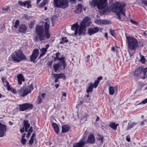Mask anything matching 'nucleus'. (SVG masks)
I'll return each mask as SVG.
<instances>
[{
    "label": "nucleus",
    "mask_w": 147,
    "mask_h": 147,
    "mask_svg": "<svg viewBox=\"0 0 147 147\" xmlns=\"http://www.w3.org/2000/svg\"><path fill=\"white\" fill-rule=\"evenodd\" d=\"M90 24V18L89 17H85L83 18L82 21L80 23L79 29L78 31V30L79 25L77 23L74 24L71 27V29L72 30H75V34L76 35L77 33L79 35L84 34L86 33V28Z\"/></svg>",
    "instance_id": "f257e3e1"
},
{
    "label": "nucleus",
    "mask_w": 147,
    "mask_h": 147,
    "mask_svg": "<svg viewBox=\"0 0 147 147\" xmlns=\"http://www.w3.org/2000/svg\"><path fill=\"white\" fill-rule=\"evenodd\" d=\"M125 5L124 3H120L118 2H116L111 6L112 11L114 12H115L117 15L118 18L121 20L120 14L125 16V10L124 8Z\"/></svg>",
    "instance_id": "f03ea898"
},
{
    "label": "nucleus",
    "mask_w": 147,
    "mask_h": 147,
    "mask_svg": "<svg viewBox=\"0 0 147 147\" xmlns=\"http://www.w3.org/2000/svg\"><path fill=\"white\" fill-rule=\"evenodd\" d=\"M36 31V35L34 36V41L37 42L38 40L42 41L45 40L46 35L44 33V29L42 26L37 25Z\"/></svg>",
    "instance_id": "7ed1b4c3"
},
{
    "label": "nucleus",
    "mask_w": 147,
    "mask_h": 147,
    "mask_svg": "<svg viewBox=\"0 0 147 147\" xmlns=\"http://www.w3.org/2000/svg\"><path fill=\"white\" fill-rule=\"evenodd\" d=\"M127 41L128 50H134L138 47L137 40L135 38L131 36H126Z\"/></svg>",
    "instance_id": "20e7f679"
},
{
    "label": "nucleus",
    "mask_w": 147,
    "mask_h": 147,
    "mask_svg": "<svg viewBox=\"0 0 147 147\" xmlns=\"http://www.w3.org/2000/svg\"><path fill=\"white\" fill-rule=\"evenodd\" d=\"M15 54H12L11 55L12 59L14 61L18 62L22 60L26 59L25 56L21 50H17L15 52Z\"/></svg>",
    "instance_id": "39448f33"
},
{
    "label": "nucleus",
    "mask_w": 147,
    "mask_h": 147,
    "mask_svg": "<svg viewBox=\"0 0 147 147\" xmlns=\"http://www.w3.org/2000/svg\"><path fill=\"white\" fill-rule=\"evenodd\" d=\"M33 89L32 85H28L26 87H24L20 88L18 90V93L20 96L24 97L30 93Z\"/></svg>",
    "instance_id": "423d86ee"
},
{
    "label": "nucleus",
    "mask_w": 147,
    "mask_h": 147,
    "mask_svg": "<svg viewBox=\"0 0 147 147\" xmlns=\"http://www.w3.org/2000/svg\"><path fill=\"white\" fill-rule=\"evenodd\" d=\"M106 0H92L91 2V5L93 7L97 6L100 9L104 8L107 5Z\"/></svg>",
    "instance_id": "0eeeda50"
},
{
    "label": "nucleus",
    "mask_w": 147,
    "mask_h": 147,
    "mask_svg": "<svg viewBox=\"0 0 147 147\" xmlns=\"http://www.w3.org/2000/svg\"><path fill=\"white\" fill-rule=\"evenodd\" d=\"M54 5L59 8H65L68 7V1L67 0H53Z\"/></svg>",
    "instance_id": "6e6552de"
},
{
    "label": "nucleus",
    "mask_w": 147,
    "mask_h": 147,
    "mask_svg": "<svg viewBox=\"0 0 147 147\" xmlns=\"http://www.w3.org/2000/svg\"><path fill=\"white\" fill-rule=\"evenodd\" d=\"M67 64L65 61H59L57 63L54 64L53 65V68L55 71L57 72L62 67V69H65L66 66Z\"/></svg>",
    "instance_id": "1a4fd4ad"
},
{
    "label": "nucleus",
    "mask_w": 147,
    "mask_h": 147,
    "mask_svg": "<svg viewBox=\"0 0 147 147\" xmlns=\"http://www.w3.org/2000/svg\"><path fill=\"white\" fill-rule=\"evenodd\" d=\"M19 110L20 111H24L28 109H32L33 107L32 104L29 103H24L19 105Z\"/></svg>",
    "instance_id": "9d476101"
},
{
    "label": "nucleus",
    "mask_w": 147,
    "mask_h": 147,
    "mask_svg": "<svg viewBox=\"0 0 147 147\" xmlns=\"http://www.w3.org/2000/svg\"><path fill=\"white\" fill-rule=\"evenodd\" d=\"M39 50L37 49H34L30 56V59L31 61L34 62L35 60L38 57L39 54Z\"/></svg>",
    "instance_id": "9b49d317"
},
{
    "label": "nucleus",
    "mask_w": 147,
    "mask_h": 147,
    "mask_svg": "<svg viewBox=\"0 0 147 147\" xmlns=\"http://www.w3.org/2000/svg\"><path fill=\"white\" fill-rule=\"evenodd\" d=\"M45 31V32L46 35V38H49L51 36V35L49 33V25L48 22H46L44 24Z\"/></svg>",
    "instance_id": "f8f14e48"
},
{
    "label": "nucleus",
    "mask_w": 147,
    "mask_h": 147,
    "mask_svg": "<svg viewBox=\"0 0 147 147\" xmlns=\"http://www.w3.org/2000/svg\"><path fill=\"white\" fill-rule=\"evenodd\" d=\"M18 4L21 6L26 7L28 8L31 7L30 1L29 0L26 1L24 2L19 1L18 2Z\"/></svg>",
    "instance_id": "ddd939ff"
},
{
    "label": "nucleus",
    "mask_w": 147,
    "mask_h": 147,
    "mask_svg": "<svg viewBox=\"0 0 147 147\" xmlns=\"http://www.w3.org/2000/svg\"><path fill=\"white\" fill-rule=\"evenodd\" d=\"M98 82H96L94 83L90 82L89 84V86L86 89V92L88 93L89 92H92L93 90V88H96L97 86V84Z\"/></svg>",
    "instance_id": "4468645a"
},
{
    "label": "nucleus",
    "mask_w": 147,
    "mask_h": 147,
    "mask_svg": "<svg viewBox=\"0 0 147 147\" xmlns=\"http://www.w3.org/2000/svg\"><path fill=\"white\" fill-rule=\"evenodd\" d=\"M6 131V125L0 123V137H2L4 136Z\"/></svg>",
    "instance_id": "2eb2a0df"
},
{
    "label": "nucleus",
    "mask_w": 147,
    "mask_h": 147,
    "mask_svg": "<svg viewBox=\"0 0 147 147\" xmlns=\"http://www.w3.org/2000/svg\"><path fill=\"white\" fill-rule=\"evenodd\" d=\"M95 141L94 136V134H91L88 136V139L86 141V142L90 144H93L94 143Z\"/></svg>",
    "instance_id": "dca6fc26"
},
{
    "label": "nucleus",
    "mask_w": 147,
    "mask_h": 147,
    "mask_svg": "<svg viewBox=\"0 0 147 147\" xmlns=\"http://www.w3.org/2000/svg\"><path fill=\"white\" fill-rule=\"evenodd\" d=\"M99 30V28L96 27L93 28H90L88 30V32L90 35L91 36L93 34L98 32Z\"/></svg>",
    "instance_id": "f3484780"
},
{
    "label": "nucleus",
    "mask_w": 147,
    "mask_h": 147,
    "mask_svg": "<svg viewBox=\"0 0 147 147\" xmlns=\"http://www.w3.org/2000/svg\"><path fill=\"white\" fill-rule=\"evenodd\" d=\"M84 138H82L79 142L76 143L74 145V147H83L86 144L85 141L84 140Z\"/></svg>",
    "instance_id": "a211bd4d"
},
{
    "label": "nucleus",
    "mask_w": 147,
    "mask_h": 147,
    "mask_svg": "<svg viewBox=\"0 0 147 147\" xmlns=\"http://www.w3.org/2000/svg\"><path fill=\"white\" fill-rule=\"evenodd\" d=\"M49 47V44H48L46 45V47L45 48H42L41 49L40 51L42 52V53L39 55V58L45 54L46 53L47 51V49H48Z\"/></svg>",
    "instance_id": "6ab92c4d"
},
{
    "label": "nucleus",
    "mask_w": 147,
    "mask_h": 147,
    "mask_svg": "<svg viewBox=\"0 0 147 147\" xmlns=\"http://www.w3.org/2000/svg\"><path fill=\"white\" fill-rule=\"evenodd\" d=\"M142 66L138 67L135 71L134 75L136 76H138L140 75L142 76Z\"/></svg>",
    "instance_id": "aec40b11"
},
{
    "label": "nucleus",
    "mask_w": 147,
    "mask_h": 147,
    "mask_svg": "<svg viewBox=\"0 0 147 147\" xmlns=\"http://www.w3.org/2000/svg\"><path fill=\"white\" fill-rule=\"evenodd\" d=\"M27 29V27L24 24H21L20 25L18 29V31L22 33H24Z\"/></svg>",
    "instance_id": "412c9836"
},
{
    "label": "nucleus",
    "mask_w": 147,
    "mask_h": 147,
    "mask_svg": "<svg viewBox=\"0 0 147 147\" xmlns=\"http://www.w3.org/2000/svg\"><path fill=\"white\" fill-rule=\"evenodd\" d=\"M141 78L142 79H144L147 77V67L142 69V76H140Z\"/></svg>",
    "instance_id": "4be33fe9"
},
{
    "label": "nucleus",
    "mask_w": 147,
    "mask_h": 147,
    "mask_svg": "<svg viewBox=\"0 0 147 147\" xmlns=\"http://www.w3.org/2000/svg\"><path fill=\"white\" fill-rule=\"evenodd\" d=\"M24 126V127L25 128V131L27 132L28 129L30 127V124L28 123V120H24L23 121Z\"/></svg>",
    "instance_id": "5701e85b"
},
{
    "label": "nucleus",
    "mask_w": 147,
    "mask_h": 147,
    "mask_svg": "<svg viewBox=\"0 0 147 147\" xmlns=\"http://www.w3.org/2000/svg\"><path fill=\"white\" fill-rule=\"evenodd\" d=\"M70 129V127L68 125H65L62 126L61 132L64 133Z\"/></svg>",
    "instance_id": "b1692460"
},
{
    "label": "nucleus",
    "mask_w": 147,
    "mask_h": 147,
    "mask_svg": "<svg viewBox=\"0 0 147 147\" xmlns=\"http://www.w3.org/2000/svg\"><path fill=\"white\" fill-rule=\"evenodd\" d=\"M18 83L20 84H22V82L24 81V79L22 75L21 74H19L17 76Z\"/></svg>",
    "instance_id": "393cba45"
},
{
    "label": "nucleus",
    "mask_w": 147,
    "mask_h": 147,
    "mask_svg": "<svg viewBox=\"0 0 147 147\" xmlns=\"http://www.w3.org/2000/svg\"><path fill=\"white\" fill-rule=\"evenodd\" d=\"M52 125L55 132L57 134H58L59 132V129L57 124L56 123H52Z\"/></svg>",
    "instance_id": "a878e982"
},
{
    "label": "nucleus",
    "mask_w": 147,
    "mask_h": 147,
    "mask_svg": "<svg viewBox=\"0 0 147 147\" xmlns=\"http://www.w3.org/2000/svg\"><path fill=\"white\" fill-rule=\"evenodd\" d=\"M54 77H57L59 78H62L63 79H65L66 78V76L63 73L54 74Z\"/></svg>",
    "instance_id": "bb28decb"
},
{
    "label": "nucleus",
    "mask_w": 147,
    "mask_h": 147,
    "mask_svg": "<svg viewBox=\"0 0 147 147\" xmlns=\"http://www.w3.org/2000/svg\"><path fill=\"white\" fill-rule=\"evenodd\" d=\"M59 52L57 53L56 54V57L57 59L59 61H65V58L63 57H62L61 58L59 57Z\"/></svg>",
    "instance_id": "cd10ccee"
},
{
    "label": "nucleus",
    "mask_w": 147,
    "mask_h": 147,
    "mask_svg": "<svg viewBox=\"0 0 147 147\" xmlns=\"http://www.w3.org/2000/svg\"><path fill=\"white\" fill-rule=\"evenodd\" d=\"M119 125V124H116L115 122H112L111 123L109 126L111 127L114 130H116L117 128V127Z\"/></svg>",
    "instance_id": "c85d7f7f"
},
{
    "label": "nucleus",
    "mask_w": 147,
    "mask_h": 147,
    "mask_svg": "<svg viewBox=\"0 0 147 147\" xmlns=\"http://www.w3.org/2000/svg\"><path fill=\"white\" fill-rule=\"evenodd\" d=\"M109 93L111 95H113L114 93V88L112 86H110L109 88Z\"/></svg>",
    "instance_id": "c756f323"
},
{
    "label": "nucleus",
    "mask_w": 147,
    "mask_h": 147,
    "mask_svg": "<svg viewBox=\"0 0 147 147\" xmlns=\"http://www.w3.org/2000/svg\"><path fill=\"white\" fill-rule=\"evenodd\" d=\"M77 12L80 13L82 9V6L81 4H78L76 7Z\"/></svg>",
    "instance_id": "7c9ffc66"
},
{
    "label": "nucleus",
    "mask_w": 147,
    "mask_h": 147,
    "mask_svg": "<svg viewBox=\"0 0 147 147\" xmlns=\"http://www.w3.org/2000/svg\"><path fill=\"white\" fill-rule=\"evenodd\" d=\"M103 138H104L103 136L102 135L100 134H98L97 135V136L96 137V140H100L102 143H103Z\"/></svg>",
    "instance_id": "2f4dec72"
},
{
    "label": "nucleus",
    "mask_w": 147,
    "mask_h": 147,
    "mask_svg": "<svg viewBox=\"0 0 147 147\" xmlns=\"http://www.w3.org/2000/svg\"><path fill=\"white\" fill-rule=\"evenodd\" d=\"M61 40L59 42L60 44H63L64 43H66L68 42V40L66 37H62Z\"/></svg>",
    "instance_id": "473e14b6"
},
{
    "label": "nucleus",
    "mask_w": 147,
    "mask_h": 147,
    "mask_svg": "<svg viewBox=\"0 0 147 147\" xmlns=\"http://www.w3.org/2000/svg\"><path fill=\"white\" fill-rule=\"evenodd\" d=\"M19 21L18 20H16L15 22V25L13 26V28L14 29H16L17 28L18 26L19 25Z\"/></svg>",
    "instance_id": "72a5a7b5"
},
{
    "label": "nucleus",
    "mask_w": 147,
    "mask_h": 147,
    "mask_svg": "<svg viewBox=\"0 0 147 147\" xmlns=\"http://www.w3.org/2000/svg\"><path fill=\"white\" fill-rule=\"evenodd\" d=\"M47 2V0H43L42 2H41L40 4V7H42L45 6Z\"/></svg>",
    "instance_id": "f704fd0d"
},
{
    "label": "nucleus",
    "mask_w": 147,
    "mask_h": 147,
    "mask_svg": "<svg viewBox=\"0 0 147 147\" xmlns=\"http://www.w3.org/2000/svg\"><path fill=\"white\" fill-rule=\"evenodd\" d=\"M136 123H132V122H130L128 123V125L127 126V127L128 129H129L132 128L133 126L134 125H136Z\"/></svg>",
    "instance_id": "c9c22d12"
},
{
    "label": "nucleus",
    "mask_w": 147,
    "mask_h": 147,
    "mask_svg": "<svg viewBox=\"0 0 147 147\" xmlns=\"http://www.w3.org/2000/svg\"><path fill=\"white\" fill-rule=\"evenodd\" d=\"M102 79V76H100L98 77L97 80H96L94 82H98L97 84V86L98 85L99 82V81L101 80Z\"/></svg>",
    "instance_id": "e433bc0d"
},
{
    "label": "nucleus",
    "mask_w": 147,
    "mask_h": 147,
    "mask_svg": "<svg viewBox=\"0 0 147 147\" xmlns=\"http://www.w3.org/2000/svg\"><path fill=\"white\" fill-rule=\"evenodd\" d=\"M145 61V59L144 57V56H142L141 57L140 59V61L143 63H144Z\"/></svg>",
    "instance_id": "4c0bfd02"
},
{
    "label": "nucleus",
    "mask_w": 147,
    "mask_h": 147,
    "mask_svg": "<svg viewBox=\"0 0 147 147\" xmlns=\"http://www.w3.org/2000/svg\"><path fill=\"white\" fill-rule=\"evenodd\" d=\"M21 141L22 144L23 145H24L26 142V140L25 138H22Z\"/></svg>",
    "instance_id": "58836bf2"
},
{
    "label": "nucleus",
    "mask_w": 147,
    "mask_h": 147,
    "mask_svg": "<svg viewBox=\"0 0 147 147\" xmlns=\"http://www.w3.org/2000/svg\"><path fill=\"white\" fill-rule=\"evenodd\" d=\"M109 30L112 36H114V34L115 33V31L114 30H112L111 29H110Z\"/></svg>",
    "instance_id": "ea45409f"
},
{
    "label": "nucleus",
    "mask_w": 147,
    "mask_h": 147,
    "mask_svg": "<svg viewBox=\"0 0 147 147\" xmlns=\"http://www.w3.org/2000/svg\"><path fill=\"white\" fill-rule=\"evenodd\" d=\"M141 1L145 5L147 6V1L146 0H141Z\"/></svg>",
    "instance_id": "a19ab883"
},
{
    "label": "nucleus",
    "mask_w": 147,
    "mask_h": 147,
    "mask_svg": "<svg viewBox=\"0 0 147 147\" xmlns=\"http://www.w3.org/2000/svg\"><path fill=\"white\" fill-rule=\"evenodd\" d=\"M102 20H96V23L98 24H102Z\"/></svg>",
    "instance_id": "79ce46f5"
},
{
    "label": "nucleus",
    "mask_w": 147,
    "mask_h": 147,
    "mask_svg": "<svg viewBox=\"0 0 147 147\" xmlns=\"http://www.w3.org/2000/svg\"><path fill=\"white\" fill-rule=\"evenodd\" d=\"M102 24H109L108 23L109 22L107 20H102Z\"/></svg>",
    "instance_id": "37998d69"
},
{
    "label": "nucleus",
    "mask_w": 147,
    "mask_h": 147,
    "mask_svg": "<svg viewBox=\"0 0 147 147\" xmlns=\"http://www.w3.org/2000/svg\"><path fill=\"white\" fill-rule=\"evenodd\" d=\"M129 21L131 23H132L135 24L137 25L138 24L137 23L136 21L133 20L132 19H130L129 20Z\"/></svg>",
    "instance_id": "c03bdc74"
},
{
    "label": "nucleus",
    "mask_w": 147,
    "mask_h": 147,
    "mask_svg": "<svg viewBox=\"0 0 147 147\" xmlns=\"http://www.w3.org/2000/svg\"><path fill=\"white\" fill-rule=\"evenodd\" d=\"M33 139L32 138H31L30 140L29 141V144H32L33 142Z\"/></svg>",
    "instance_id": "a18cd8bd"
},
{
    "label": "nucleus",
    "mask_w": 147,
    "mask_h": 147,
    "mask_svg": "<svg viewBox=\"0 0 147 147\" xmlns=\"http://www.w3.org/2000/svg\"><path fill=\"white\" fill-rule=\"evenodd\" d=\"M147 102V98L143 100L142 102H141L140 104L141 103L143 104H145Z\"/></svg>",
    "instance_id": "49530a36"
},
{
    "label": "nucleus",
    "mask_w": 147,
    "mask_h": 147,
    "mask_svg": "<svg viewBox=\"0 0 147 147\" xmlns=\"http://www.w3.org/2000/svg\"><path fill=\"white\" fill-rule=\"evenodd\" d=\"M90 55H88V56L86 57V61L87 62H88L90 60Z\"/></svg>",
    "instance_id": "de8ad7c7"
},
{
    "label": "nucleus",
    "mask_w": 147,
    "mask_h": 147,
    "mask_svg": "<svg viewBox=\"0 0 147 147\" xmlns=\"http://www.w3.org/2000/svg\"><path fill=\"white\" fill-rule=\"evenodd\" d=\"M62 97H66L67 95V94L66 93L62 92Z\"/></svg>",
    "instance_id": "09e8293b"
},
{
    "label": "nucleus",
    "mask_w": 147,
    "mask_h": 147,
    "mask_svg": "<svg viewBox=\"0 0 147 147\" xmlns=\"http://www.w3.org/2000/svg\"><path fill=\"white\" fill-rule=\"evenodd\" d=\"M33 131L32 127H31L30 129H29L28 132L31 133Z\"/></svg>",
    "instance_id": "8fccbe9b"
},
{
    "label": "nucleus",
    "mask_w": 147,
    "mask_h": 147,
    "mask_svg": "<svg viewBox=\"0 0 147 147\" xmlns=\"http://www.w3.org/2000/svg\"><path fill=\"white\" fill-rule=\"evenodd\" d=\"M25 131V128L23 127L20 130V131L22 133H23Z\"/></svg>",
    "instance_id": "3c124183"
},
{
    "label": "nucleus",
    "mask_w": 147,
    "mask_h": 147,
    "mask_svg": "<svg viewBox=\"0 0 147 147\" xmlns=\"http://www.w3.org/2000/svg\"><path fill=\"white\" fill-rule=\"evenodd\" d=\"M38 99L39 100V103H40L41 102L42 98L40 97H38Z\"/></svg>",
    "instance_id": "603ef678"
},
{
    "label": "nucleus",
    "mask_w": 147,
    "mask_h": 147,
    "mask_svg": "<svg viewBox=\"0 0 147 147\" xmlns=\"http://www.w3.org/2000/svg\"><path fill=\"white\" fill-rule=\"evenodd\" d=\"M31 134V133L28 132V134H27L26 135V137L28 138H29V137H30V135Z\"/></svg>",
    "instance_id": "864d4df0"
},
{
    "label": "nucleus",
    "mask_w": 147,
    "mask_h": 147,
    "mask_svg": "<svg viewBox=\"0 0 147 147\" xmlns=\"http://www.w3.org/2000/svg\"><path fill=\"white\" fill-rule=\"evenodd\" d=\"M65 98H66L64 97H61V100L62 101L64 102L65 101Z\"/></svg>",
    "instance_id": "5fc2aeb1"
},
{
    "label": "nucleus",
    "mask_w": 147,
    "mask_h": 147,
    "mask_svg": "<svg viewBox=\"0 0 147 147\" xmlns=\"http://www.w3.org/2000/svg\"><path fill=\"white\" fill-rule=\"evenodd\" d=\"M126 140L128 142H129L130 141V139L127 136L126 138Z\"/></svg>",
    "instance_id": "6e6d98bb"
},
{
    "label": "nucleus",
    "mask_w": 147,
    "mask_h": 147,
    "mask_svg": "<svg viewBox=\"0 0 147 147\" xmlns=\"http://www.w3.org/2000/svg\"><path fill=\"white\" fill-rule=\"evenodd\" d=\"M9 9V7H7L6 8H2V9L3 10H6V11H7Z\"/></svg>",
    "instance_id": "4d7b16f0"
},
{
    "label": "nucleus",
    "mask_w": 147,
    "mask_h": 147,
    "mask_svg": "<svg viewBox=\"0 0 147 147\" xmlns=\"http://www.w3.org/2000/svg\"><path fill=\"white\" fill-rule=\"evenodd\" d=\"M55 78V82H57L58 80H59V79H58V78H57V77H54Z\"/></svg>",
    "instance_id": "13d9d810"
},
{
    "label": "nucleus",
    "mask_w": 147,
    "mask_h": 147,
    "mask_svg": "<svg viewBox=\"0 0 147 147\" xmlns=\"http://www.w3.org/2000/svg\"><path fill=\"white\" fill-rule=\"evenodd\" d=\"M26 134L25 133H24L23 134H22V138H24L25 137Z\"/></svg>",
    "instance_id": "bf43d9fd"
},
{
    "label": "nucleus",
    "mask_w": 147,
    "mask_h": 147,
    "mask_svg": "<svg viewBox=\"0 0 147 147\" xmlns=\"http://www.w3.org/2000/svg\"><path fill=\"white\" fill-rule=\"evenodd\" d=\"M52 64V61H51V62H49L48 64V65L49 66H51Z\"/></svg>",
    "instance_id": "052dcab7"
},
{
    "label": "nucleus",
    "mask_w": 147,
    "mask_h": 147,
    "mask_svg": "<svg viewBox=\"0 0 147 147\" xmlns=\"http://www.w3.org/2000/svg\"><path fill=\"white\" fill-rule=\"evenodd\" d=\"M35 135H36L35 134H34V133L32 134V137H31V138H34V137H35Z\"/></svg>",
    "instance_id": "680f3d73"
},
{
    "label": "nucleus",
    "mask_w": 147,
    "mask_h": 147,
    "mask_svg": "<svg viewBox=\"0 0 147 147\" xmlns=\"http://www.w3.org/2000/svg\"><path fill=\"white\" fill-rule=\"evenodd\" d=\"M9 124L10 125H12L13 124V123L11 121H9Z\"/></svg>",
    "instance_id": "e2e57ef3"
},
{
    "label": "nucleus",
    "mask_w": 147,
    "mask_h": 147,
    "mask_svg": "<svg viewBox=\"0 0 147 147\" xmlns=\"http://www.w3.org/2000/svg\"><path fill=\"white\" fill-rule=\"evenodd\" d=\"M59 86V85L58 84H57L55 85V86L56 88H57Z\"/></svg>",
    "instance_id": "0e129e2a"
},
{
    "label": "nucleus",
    "mask_w": 147,
    "mask_h": 147,
    "mask_svg": "<svg viewBox=\"0 0 147 147\" xmlns=\"http://www.w3.org/2000/svg\"><path fill=\"white\" fill-rule=\"evenodd\" d=\"M105 36L106 38H107V33H105Z\"/></svg>",
    "instance_id": "69168bd1"
},
{
    "label": "nucleus",
    "mask_w": 147,
    "mask_h": 147,
    "mask_svg": "<svg viewBox=\"0 0 147 147\" xmlns=\"http://www.w3.org/2000/svg\"><path fill=\"white\" fill-rule=\"evenodd\" d=\"M99 118H100L98 116H97V118L96 119V121H98L99 120Z\"/></svg>",
    "instance_id": "338daca9"
},
{
    "label": "nucleus",
    "mask_w": 147,
    "mask_h": 147,
    "mask_svg": "<svg viewBox=\"0 0 147 147\" xmlns=\"http://www.w3.org/2000/svg\"><path fill=\"white\" fill-rule=\"evenodd\" d=\"M111 50L112 51H114L115 50V48L114 47H112V48H111Z\"/></svg>",
    "instance_id": "774afa93"
}]
</instances>
